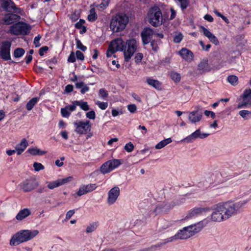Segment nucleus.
Returning a JSON list of instances; mask_svg holds the SVG:
<instances>
[{"mask_svg":"<svg viewBox=\"0 0 251 251\" xmlns=\"http://www.w3.org/2000/svg\"><path fill=\"white\" fill-rule=\"evenodd\" d=\"M248 202V200H244L236 203L231 201L219 203L215 206L211 215V219L214 222L225 221L236 215Z\"/></svg>","mask_w":251,"mask_h":251,"instance_id":"nucleus-1","label":"nucleus"},{"mask_svg":"<svg viewBox=\"0 0 251 251\" xmlns=\"http://www.w3.org/2000/svg\"><path fill=\"white\" fill-rule=\"evenodd\" d=\"M39 234L38 230H22L14 234L10 241L11 246H17L30 240Z\"/></svg>","mask_w":251,"mask_h":251,"instance_id":"nucleus-2","label":"nucleus"},{"mask_svg":"<svg viewBox=\"0 0 251 251\" xmlns=\"http://www.w3.org/2000/svg\"><path fill=\"white\" fill-rule=\"evenodd\" d=\"M200 224L192 225L185 227L182 230H180L177 234L174 236L168 238L167 242H172L176 239H186L200 232L202 227L200 226Z\"/></svg>","mask_w":251,"mask_h":251,"instance_id":"nucleus-3","label":"nucleus"},{"mask_svg":"<svg viewBox=\"0 0 251 251\" xmlns=\"http://www.w3.org/2000/svg\"><path fill=\"white\" fill-rule=\"evenodd\" d=\"M128 21V17L126 14H116L111 20L110 28L114 32L123 31L126 27Z\"/></svg>","mask_w":251,"mask_h":251,"instance_id":"nucleus-4","label":"nucleus"},{"mask_svg":"<svg viewBox=\"0 0 251 251\" xmlns=\"http://www.w3.org/2000/svg\"><path fill=\"white\" fill-rule=\"evenodd\" d=\"M149 23L154 27H158L163 23V16L160 8L157 6L151 7L147 17Z\"/></svg>","mask_w":251,"mask_h":251,"instance_id":"nucleus-5","label":"nucleus"},{"mask_svg":"<svg viewBox=\"0 0 251 251\" xmlns=\"http://www.w3.org/2000/svg\"><path fill=\"white\" fill-rule=\"evenodd\" d=\"M138 44L134 39H131L126 41L124 44L123 50L125 60L128 61L137 50Z\"/></svg>","mask_w":251,"mask_h":251,"instance_id":"nucleus-6","label":"nucleus"},{"mask_svg":"<svg viewBox=\"0 0 251 251\" xmlns=\"http://www.w3.org/2000/svg\"><path fill=\"white\" fill-rule=\"evenodd\" d=\"M30 30V26L28 24L24 22H18L11 26L10 32L15 35H26Z\"/></svg>","mask_w":251,"mask_h":251,"instance_id":"nucleus-7","label":"nucleus"},{"mask_svg":"<svg viewBox=\"0 0 251 251\" xmlns=\"http://www.w3.org/2000/svg\"><path fill=\"white\" fill-rule=\"evenodd\" d=\"M124 44L121 38H118L111 42L106 51V56L110 57L113 53L118 50L123 51Z\"/></svg>","mask_w":251,"mask_h":251,"instance_id":"nucleus-8","label":"nucleus"},{"mask_svg":"<svg viewBox=\"0 0 251 251\" xmlns=\"http://www.w3.org/2000/svg\"><path fill=\"white\" fill-rule=\"evenodd\" d=\"M121 164L122 162L120 159L109 160L101 166L100 170L101 173L105 174L118 168Z\"/></svg>","mask_w":251,"mask_h":251,"instance_id":"nucleus-9","label":"nucleus"},{"mask_svg":"<svg viewBox=\"0 0 251 251\" xmlns=\"http://www.w3.org/2000/svg\"><path fill=\"white\" fill-rule=\"evenodd\" d=\"M75 126V131L79 134H86L91 130V124L90 121L86 120L85 122L78 121L74 123Z\"/></svg>","mask_w":251,"mask_h":251,"instance_id":"nucleus-10","label":"nucleus"},{"mask_svg":"<svg viewBox=\"0 0 251 251\" xmlns=\"http://www.w3.org/2000/svg\"><path fill=\"white\" fill-rule=\"evenodd\" d=\"M251 107V89H246L243 94V101L237 105V109Z\"/></svg>","mask_w":251,"mask_h":251,"instance_id":"nucleus-11","label":"nucleus"},{"mask_svg":"<svg viewBox=\"0 0 251 251\" xmlns=\"http://www.w3.org/2000/svg\"><path fill=\"white\" fill-rule=\"evenodd\" d=\"M209 135L208 133H201L200 129H197L190 135L184 138L180 141L181 142L192 143L198 138L204 139Z\"/></svg>","mask_w":251,"mask_h":251,"instance_id":"nucleus-12","label":"nucleus"},{"mask_svg":"<svg viewBox=\"0 0 251 251\" xmlns=\"http://www.w3.org/2000/svg\"><path fill=\"white\" fill-rule=\"evenodd\" d=\"M11 43L9 41H4L2 43L0 50V56L4 60H9L10 57V48Z\"/></svg>","mask_w":251,"mask_h":251,"instance_id":"nucleus-13","label":"nucleus"},{"mask_svg":"<svg viewBox=\"0 0 251 251\" xmlns=\"http://www.w3.org/2000/svg\"><path fill=\"white\" fill-rule=\"evenodd\" d=\"M203 112L200 108L197 107L194 110L189 113L188 119L192 124L200 122L202 119Z\"/></svg>","mask_w":251,"mask_h":251,"instance_id":"nucleus-14","label":"nucleus"},{"mask_svg":"<svg viewBox=\"0 0 251 251\" xmlns=\"http://www.w3.org/2000/svg\"><path fill=\"white\" fill-rule=\"evenodd\" d=\"M2 7L7 11L21 14V9L18 8L11 0H1Z\"/></svg>","mask_w":251,"mask_h":251,"instance_id":"nucleus-15","label":"nucleus"},{"mask_svg":"<svg viewBox=\"0 0 251 251\" xmlns=\"http://www.w3.org/2000/svg\"><path fill=\"white\" fill-rule=\"evenodd\" d=\"M120 190L118 186H115L108 193L107 202L109 205L114 204L120 195Z\"/></svg>","mask_w":251,"mask_h":251,"instance_id":"nucleus-16","label":"nucleus"},{"mask_svg":"<svg viewBox=\"0 0 251 251\" xmlns=\"http://www.w3.org/2000/svg\"><path fill=\"white\" fill-rule=\"evenodd\" d=\"M155 34V31L151 28H146L141 33L143 44L147 45L152 40V37Z\"/></svg>","mask_w":251,"mask_h":251,"instance_id":"nucleus-17","label":"nucleus"},{"mask_svg":"<svg viewBox=\"0 0 251 251\" xmlns=\"http://www.w3.org/2000/svg\"><path fill=\"white\" fill-rule=\"evenodd\" d=\"M209 211L210 208L208 207H195L188 213L186 218L188 219L193 218Z\"/></svg>","mask_w":251,"mask_h":251,"instance_id":"nucleus-18","label":"nucleus"},{"mask_svg":"<svg viewBox=\"0 0 251 251\" xmlns=\"http://www.w3.org/2000/svg\"><path fill=\"white\" fill-rule=\"evenodd\" d=\"M97 187L96 184H88L87 185H82L80 186L78 191L77 192L78 196H81L87 193L92 192L95 190Z\"/></svg>","mask_w":251,"mask_h":251,"instance_id":"nucleus-19","label":"nucleus"},{"mask_svg":"<svg viewBox=\"0 0 251 251\" xmlns=\"http://www.w3.org/2000/svg\"><path fill=\"white\" fill-rule=\"evenodd\" d=\"M72 179V177L69 176L63 179H59L54 181L48 182V187L50 189H53L61 185L65 184Z\"/></svg>","mask_w":251,"mask_h":251,"instance_id":"nucleus-20","label":"nucleus"},{"mask_svg":"<svg viewBox=\"0 0 251 251\" xmlns=\"http://www.w3.org/2000/svg\"><path fill=\"white\" fill-rule=\"evenodd\" d=\"M178 54L182 57L183 59L188 62H190L193 60V52L186 48H182L179 51Z\"/></svg>","mask_w":251,"mask_h":251,"instance_id":"nucleus-21","label":"nucleus"},{"mask_svg":"<svg viewBox=\"0 0 251 251\" xmlns=\"http://www.w3.org/2000/svg\"><path fill=\"white\" fill-rule=\"evenodd\" d=\"M21 17L17 14H7L4 17V22L6 25H10L18 21Z\"/></svg>","mask_w":251,"mask_h":251,"instance_id":"nucleus-22","label":"nucleus"},{"mask_svg":"<svg viewBox=\"0 0 251 251\" xmlns=\"http://www.w3.org/2000/svg\"><path fill=\"white\" fill-rule=\"evenodd\" d=\"M28 146L27 141L24 138L22 140L21 142L17 145L16 147V150L18 155L21 154Z\"/></svg>","mask_w":251,"mask_h":251,"instance_id":"nucleus-23","label":"nucleus"},{"mask_svg":"<svg viewBox=\"0 0 251 251\" xmlns=\"http://www.w3.org/2000/svg\"><path fill=\"white\" fill-rule=\"evenodd\" d=\"M31 214V212L29 209L28 208H24L22 210H21L17 214L16 216V218L17 220L20 221L22 220Z\"/></svg>","mask_w":251,"mask_h":251,"instance_id":"nucleus-24","label":"nucleus"},{"mask_svg":"<svg viewBox=\"0 0 251 251\" xmlns=\"http://www.w3.org/2000/svg\"><path fill=\"white\" fill-rule=\"evenodd\" d=\"M146 82L148 85L156 89L160 90L161 89V83L157 80L148 77L147 78Z\"/></svg>","mask_w":251,"mask_h":251,"instance_id":"nucleus-25","label":"nucleus"},{"mask_svg":"<svg viewBox=\"0 0 251 251\" xmlns=\"http://www.w3.org/2000/svg\"><path fill=\"white\" fill-rule=\"evenodd\" d=\"M39 100V97H34L32 98L27 102L26 105V109L28 111L31 110L34 106L38 103Z\"/></svg>","mask_w":251,"mask_h":251,"instance_id":"nucleus-26","label":"nucleus"},{"mask_svg":"<svg viewBox=\"0 0 251 251\" xmlns=\"http://www.w3.org/2000/svg\"><path fill=\"white\" fill-rule=\"evenodd\" d=\"M75 87L77 89H80V92L82 94H84L88 92L90 88L83 82H77L75 83Z\"/></svg>","mask_w":251,"mask_h":251,"instance_id":"nucleus-27","label":"nucleus"},{"mask_svg":"<svg viewBox=\"0 0 251 251\" xmlns=\"http://www.w3.org/2000/svg\"><path fill=\"white\" fill-rule=\"evenodd\" d=\"M27 152L32 155H42L46 153V151H41L37 148H29Z\"/></svg>","mask_w":251,"mask_h":251,"instance_id":"nucleus-28","label":"nucleus"},{"mask_svg":"<svg viewBox=\"0 0 251 251\" xmlns=\"http://www.w3.org/2000/svg\"><path fill=\"white\" fill-rule=\"evenodd\" d=\"M208 67V60L203 59L198 66V70L200 71L204 72L206 71Z\"/></svg>","mask_w":251,"mask_h":251,"instance_id":"nucleus-29","label":"nucleus"},{"mask_svg":"<svg viewBox=\"0 0 251 251\" xmlns=\"http://www.w3.org/2000/svg\"><path fill=\"white\" fill-rule=\"evenodd\" d=\"M172 141V140L171 138H167L165 140H163L156 145L155 149H161L164 148L167 145L171 143Z\"/></svg>","mask_w":251,"mask_h":251,"instance_id":"nucleus-30","label":"nucleus"},{"mask_svg":"<svg viewBox=\"0 0 251 251\" xmlns=\"http://www.w3.org/2000/svg\"><path fill=\"white\" fill-rule=\"evenodd\" d=\"M239 115L245 120L251 118V111L247 110H242L239 112Z\"/></svg>","mask_w":251,"mask_h":251,"instance_id":"nucleus-31","label":"nucleus"},{"mask_svg":"<svg viewBox=\"0 0 251 251\" xmlns=\"http://www.w3.org/2000/svg\"><path fill=\"white\" fill-rule=\"evenodd\" d=\"M227 81L232 85L236 86L238 84V77L234 75H230L227 77Z\"/></svg>","mask_w":251,"mask_h":251,"instance_id":"nucleus-32","label":"nucleus"},{"mask_svg":"<svg viewBox=\"0 0 251 251\" xmlns=\"http://www.w3.org/2000/svg\"><path fill=\"white\" fill-rule=\"evenodd\" d=\"M201 28L202 30L203 34L206 37H207L210 41L213 38V37L215 36L208 29H207L204 26H201Z\"/></svg>","mask_w":251,"mask_h":251,"instance_id":"nucleus-33","label":"nucleus"},{"mask_svg":"<svg viewBox=\"0 0 251 251\" xmlns=\"http://www.w3.org/2000/svg\"><path fill=\"white\" fill-rule=\"evenodd\" d=\"M97 19V16L94 8H91L90 10V14L88 16V20L90 22H94Z\"/></svg>","mask_w":251,"mask_h":251,"instance_id":"nucleus-34","label":"nucleus"},{"mask_svg":"<svg viewBox=\"0 0 251 251\" xmlns=\"http://www.w3.org/2000/svg\"><path fill=\"white\" fill-rule=\"evenodd\" d=\"M75 104L80 106V107L84 111H87L89 109V106L88 103L86 101H79L75 100Z\"/></svg>","mask_w":251,"mask_h":251,"instance_id":"nucleus-35","label":"nucleus"},{"mask_svg":"<svg viewBox=\"0 0 251 251\" xmlns=\"http://www.w3.org/2000/svg\"><path fill=\"white\" fill-rule=\"evenodd\" d=\"M25 51L23 48H17L14 51V56L16 58L22 57L25 54Z\"/></svg>","mask_w":251,"mask_h":251,"instance_id":"nucleus-36","label":"nucleus"},{"mask_svg":"<svg viewBox=\"0 0 251 251\" xmlns=\"http://www.w3.org/2000/svg\"><path fill=\"white\" fill-rule=\"evenodd\" d=\"M99 96L102 99L105 100L108 96V93L107 91H106L105 89L101 88L99 90Z\"/></svg>","mask_w":251,"mask_h":251,"instance_id":"nucleus-37","label":"nucleus"},{"mask_svg":"<svg viewBox=\"0 0 251 251\" xmlns=\"http://www.w3.org/2000/svg\"><path fill=\"white\" fill-rule=\"evenodd\" d=\"M98 226V223H94L89 226H87L86 228V232L87 233H91L95 231L97 228Z\"/></svg>","mask_w":251,"mask_h":251,"instance_id":"nucleus-38","label":"nucleus"},{"mask_svg":"<svg viewBox=\"0 0 251 251\" xmlns=\"http://www.w3.org/2000/svg\"><path fill=\"white\" fill-rule=\"evenodd\" d=\"M170 76L171 78L175 82H179L180 80V75L176 72H172L170 74Z\"/></svg>","mask_w":251,"mask_h":251,"instance_id":"nucleus-39","label":"nucleus"},{"mask_svg":"<svg viewBox=\"0 0 251 251\" xmlns=\"http://www.w3.org/2000/svg\"><path fill=\"white\" fill-rule=\"evenodd\" d=\"M183 36L181 33H176L174 36V42L176 43H179L182 40Z\"/></svg>","mask_w":251,"mask_h":251,"instance_id":"nucleus-40","label":"nucleus"},{"mask_svg":"<svg viewBox=\"0 0 251 251\" xmlns=\"http://www.w3.org/2000/svg\"><path fill=\"white\" fill-rule=\"evenodd\" d=\"M33 188L32 184L29 182L24 183L23 186V189L25 192H29Z\"/></svg>","mask_w":251,"mask_h":251,"instance_id":"nucleus-41","label":"nucleus"},{"mask_svg":"<svg viewBox=\"0 0 251 251\" xmlns=\"http://www.w3.org/2000/svg\"><path fill=\"white\" fill-rule=\"evenodd\" d=\"M75 41H76V47L77 49H80V50H81L83 51H85V50H86L87 47L86 46H84L79 39H76Z\"/></svg>","mask_w":251,"mask_h":251,"instance_id":"nucleus-42","label":"nucleus"},{"mask_svg":"<svg viewBox=\"0 0 251 251\" xmlns=\"http://www.w3.org/2000/svg\"><path fill=\"white\" fill-rule=\"evenodd\" d=\"M96 104L101 110H105L108 107V103L106 102H102L98 100L96 102Z\"/></svg>","mask_w":251,"mask_h":251,"instance_id":"nucleus-43","label":"nucleus"},{"mask_svg":"<svg viewBox=\"0 0 251 251\" xmlns=\"http://www.w3.org/2000/svg\"><path fill=\"white\" fill-rule=\"evenodd\" d=\"M180 5L182 9L186 8L188 5V0H175Z\"/></svg>","mask_w":251,"mask_h":251,"instance_id":"nucleus-44","label":"nucleus"},{"mask_svg":"<svg viewBox=\"0 0 251 251\" xmlns=\"http://www.w3.org/2000/svg\"><path fill=\"white\" fill-rule=\"evenodd\" d=\"M60 112L62 116L64 118H68L71 114V113L70 111H69L66 107L61 108L60 110Z\"/></svg>","mask_w":251,"mask_h":251,"instance_id":"nucleus-45","label":"nucleus"},{"mask_svg":"<svg viewBox=\"0 0 251 251\" xmlns=\"http://www.w3.org/2000/svg\"><path fill=\"white\" fill-rule=\"evenodd\" d=\"M33 167L35 171L38 172L40 170L44 169V166L40 163L34 162L33 164Z\"/></svg>","mask_w":251,"mask_h":251,"instance_id":"nucleus-46","label":"nucleus"},{"mask_svg":"<svg viewBox=\"0 0 251 251\" xmlns=\"http://www.w3.org/2000/svg\"><path fill=\"white\" fill-rule=\"evenodd\" d=\"M134 148L133 144L131 142H129L126 144L124 149L128 152H131Z\"/></svg>","mask_w":251,"mask_h":251,"instance_id":"nucleus-47","label":"nucleus"},{"mask_svg":"<svg viewBox=\"0 0 251 251\" xmlns=\"http://www.w3.org/2000/svg\"><path fill=\"white\" fill-rule=\"evenodd\" d=\"M75 104V100L73 102L72 104L67 105L65 107L71 113V112L74 111L76 109L77 104Z\"/></svg>","mask_w":251,"mask_h":251,"instance_id":"nucleus-48","label":"nucleus"},{"mask_svg":"<svg viewBox=\"0 0 251 251\" xmlns=\"http://www.w3.org/2000/svg\"><path fill=\"white\" fill-rule=\"evenodd\" d=\"M41 38V36L40 35H38L36 36L34 39V44L35 47L37 48L41 46V44L39 42L40 39Z\"/></svg>","mask_w":251,"mask_h":251,"instance_id":"nucleus-49","label":"nucleus"},{"mask_svg":"<svg viewBox=\"0 0 251 251\" xmlns=\"http://www.w3.org/2000/svg\"><path fill=\"white\" fill-rule=\"evenodd\" d=\"M127 109L128 111L132 113H135L137 110V107L134 104H131L127 105Z\"/></svg>","mask_w":251,"mask_h":251,"instance_id":"nucleus-50","label":"nucleus"},{"mask_svg":"<svg viewBox=\"0 0 251 251\" xmlns=\"http://www.w3.org/2000/svg\"><path fill=\"white\" fill-rule=\"evenodd\" d=\"M86 116L87 118H88L90 119L94 120L96 118L95 112L93 110H91V111L87 112L86 113Z\"/></svg>","mask_w":251,"mask_h":251,"instance_id":"nucleus-51","label":"nucleus"},{"mask_svg":"<svg viewBox=\"0 0 251 251\" xmlns=\"http://www.w3.org/2000/svg\"><path fill=\"white\" fill-rule=\"evenodd\" d=\"M143 54L141 53H138L135 56V61L137 63H139L141 62L143 58Z\"/></svg>","mask_w":251,"mask_h":251,"instance_id":"nucleus-52","label":"nucleus"},{"mask_svg":"<svg viewBox=\"0 0 251 251\" xmlns=\"http://www.w3.org/2000/svg\"><path fill=\"white\" fill-rule=\"evenodd\" d=\"M85 21L84 20H82V19H80V20L79 21V22H77L75 26V27L77 29H81V27L83 26V24L84 23Z\"/></svg>","mask_w":251,"mask_h":251,"instance_id":"nucleus-53","label":"nucleus"},{"mask_svg":"<svg viewBox=\"0 0 251 251\" xmlns=\"http://www.w3.org/2000/svg\"><path fill=\"white\" fill-rule=\"evenodd\" d=\"M76 57L77 59L80 60H83L84 58V56L83 54L79 50H77L75 52Z\"/></svg>","mask_w":251,"mask_h":251,"instance_id":"nucleus-54","label":"nucleus"},{"mask_svg":"<svg viewBox=\"0 0 251 251\" xmlns=\"http://www.w3.org/2000/svg\"><path fill=\"white\" fill-rule=\"evenodd\" d=\"M68 61L69 62H72V63H74L75 61V53L73 52H72L70 53V54L68 58Z\"/></svg>","mask_w":251,"mask_h":251,"instance_id":"nucleus-55","label":"nucleus"},{"mask_svg":"<svg viewBox=\"0 0 251 251\" xmlns=\"http://www.w3.org/2000/svg\"><path fill=\"white\" fill-rule=\"evenodd\" d=\"M110 0H102L101 3L100 4L101 8L105 9L108 5Z\"/></svg>","mask_w":251,"mask_h":251,"instance_id":"nucleus-56","label":"nucleus"},{"mask_svg":"<svg viewBox=\"0 0 251 251\" xmlns=\"http://www.w3.org/2000/svg\"><path fill=\"white\" fill-rule=\"evenodd\" d=\"M150 43H151L152 50L154 51H157L159 49L157 44L154 41H151Z\"/></svg>","mask_w":251,"mask_h":251,"instance_id":"nucleus-57","label":"nucleus"},{"mask_svg":"<svg viewBox=\"0 0 251 251\" xmlns=\"http://www.w3.org/2000/svg\"><path fill=\"white\" fill-rule=\"evenodd\" d=\"M200 44L202 47V49L205 51H207L211 48L210 44H207L206 46H204V43L202 41H200Z\"/></svg>","mask_w":251,"mask_h":251,"instance_id":"nucleus-58","label":"nucleus"},{"mask_svg":"<svg viewBox=\"0 0 251 251\" xmlns=\"http://www.w3.org/2000/svg\"><path fill=\"white\" fill-rule=\"evenodd\" d=\"M75 211L74 209L68 211L66 214V219L68 220L75 214Z\"/></svg>","mask_w":251,"mask_h":251,"instance_id":"nucleus-59","label":"nucleus"},{"mask_svg":"<svg viewBox=\"0 0 251 251\" xmlns=\"http://www.w3.org/2000/svg\"><path fill=\"white\" fill-rule=\"evenodd\" d=\"M49 50V48L47 46H44L41 48L39 50V54L40 56H43L44 54V52H46Z\"/></svg>","mask_w":251,"mask_h":251,"instance_id":"nucleus-60","label":"nucleus"},{"mask_svg":"<svg viewBox=\"0 0 251 251\" xmlns=\"http://www.w3.org/2000/svg\"><path fill=\"white\" fill-rule=\"evenodd\" d=\"M73 88L74 87L72 85L68 84L65 87V92L67 93H71V92L73 91Z\"/></svg>","mask_w":251,"mask_h":251,"instance_id":"nucleus-61","label":"nucleus"},{"mask_svg":"<svg viewBox=\"0 0 251 251\" xmlns=\"http://www.w3.org/2000/svg\"><path fill=\"white\" fill-rule=\"evenodd\" d=\"M204 19L209 22H212L214 20L213 17L209 14H206L204 16Z\"/></svg>","mask_w":251,"mask_h":251,"instance_id":"nucleus-62","label":"nucleus"},{"mask_svg":"<svg viewBox=\"0 0 251 251\" xmlns=\"http://www.w3.org/2000/svg\"><path fill=\"white\" fill-rule=\"evenodd\" d=\"M168 238L163 240L162 242L157 243L154 246L155 247H161L162 245H165V244L169 242H167V240H168Z\"/></svg>","mask_w":251,"mask_h":251,"instance_id":"nucleus-63","label":"nucleus"},{"mask_svg":"<svg viewBox=\"0 0 251 251\" xmlns=\"http://www.w3.org/2000/svg\"><path fill=\"white\" fill-rule=\"evenodd\" d=\"M211 42L215 44V45H218L219 44V40L217 38L216 36L213 37V38L210 41Z\"/></svg>","mask_w":251,"mask_h":251,"instance_id":"nucleus-64","label":"nucleus"}]
</instances>
